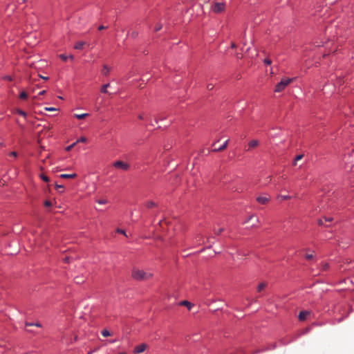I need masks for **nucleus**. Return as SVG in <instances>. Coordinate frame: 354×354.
Returning a JSON list of instances; mask_svg holds the SVG:
<instances>
[{"instance_id": "nucleus-1", "label": "nucleus", "mask_w": 354, "mask_h": 354, "mask_svg": "<svg viewBox=\"0 0 354 354\" xmlns=\"http://www.w3.org/2000/svg\"><path fill=\"white\" fill-rule=\"evenodd\" d=\"M152 277L151 272H145L142 270L134 268L132 270V277L136 280L145 281L150 279Z\"/></svg>"}, {"instance_id": "nucleus-2", "label": "nucleus", "mask_w": 354, "mask_h": 354, "mask_svg": "<svg viewBox=\"0 0 354 354\" xmlns=\"http://www.w3.org/2000/svg\"><path fill=\"white\" fill-rule=\"evenodd\" d=\"M293 78H284L279 82L276 86L274 91L275 92H281L285 89V88L288 86L291 82H293Z\"/></svg>"}, {"instance_id": "nucleus-3", "label": "nucleus", "mask_w": 354, "mask_h": 354, "mask_svg": "<svg viewBox=\"0 0 354 354\" xmlns=\"http://www.w3.org/2000/svg\"><path fill=\"white\" fill-rule=\"evenodd\" d=\"M225 5L223 2H214L212 6V10L215 13H221L224 11Z\"/></svg>"}, {"instance_id": "nucleus-4", "label": "nucleus", "mask_w": 354, "mask_h": 354, "mask_svg": "<svg viewBox=\"0 0 354 354\" xmlns=\"http://www.w3.org/2000/svg\"><path fill=\"white\" fill-rule=\"evenodd\" d=\"M113 166L117 169H121L124 171H127L130 168V165L122 160H118L113 162Z\"/></svg>"}, {"instance_id": "nucleus-5", "label": "nucleus", "mask_w": 354, "mask_h": 354, "mask_svg": "<svg viewBox=\"0 0 354 354\" xmlns=\"http://www.w3.org/2000/svg\"><path fill=\"white\" fill-rule=\"evenodd\" d=\"M270 201V197L268 195L259 196L257 198V201L262 205L267 204Z\"/></svg>"}, {"instance_id": "nucleus-6", "label": "nucleus", "mask_w": 354, "mask_h": 354, "mask_svg": "<svg viewBox=\"0 0 354 354\" xmlns=\"http://www.w3.org/2000/svg\"><path fill=\"white\" fill-rule=\"evenodd\" d=\"M147 347V346L145 344H139L135 347L134 352L138 354L141 353L145 351Z\"/></svg>"}, {"instance_id": "nucleus-7", "label": "nucleus", "mask_w": 354, "mask_h": 354, "mask_svg": "<svg viewBox=\"0 0 354 354\" xmlns=\"http://www.w3.org/2000/svg\"><path fill=\"white\" fill-rule=\"evenodd\" d=\"M228 142H229V140H227L224 142V144L222 145V147H216V143L215 142V143L213 145V146L214 147V148L212 149V151H223V150H224V149L227 147V144H228Z\"/></svg>"}, {"instance_id": "nucleus-8", "label": "nucleus", "mask_w": 354, "mask_h": 354, "mask_svg": "<svg viewBox=\"0 0 354 354\" xmlns=\"http://www.w3.org/2000/svg\"><path fill=\"white\" fill-rule=\"evenodd\" d=\"M310 314V311H301L298 315V318L300 321H304L307 317Z\"/></svg>"}, {"instance_id": "nucleus-9", "label": "nucleus", "mask_w": 354, "mask_h": 354, "mask_svg": "<svg viewBox=\"0 0 354 354\" xmlns=\"http://www.w3.org/2000/svg\"><path fill=\"white\" fill-rule=\"evenodd\" d=\"M60 177L62 178H75L77 177V174L75 173L67 174H63L60 175Z\"/></svg>"}, {"instance_id": "nucleus-10", "label": "nucleus", "mask_w": 354, "mask_h": 354, "mask_svg": "<svg viewBox=\"0 0 354 354\" xmlns=\"http://www.w3.org/2000/svg\"><path fill=\"white\" fill-rule=\"evenodd\" d=\"M259 142L257 140H252L249 143H248V146H249V148L251 149V148H255L257 147L258 145H259Z\"/></svg>"}, {"instance_id": "nucleus-11", "label": "nucleus", "mask_w": 354, "mask_h": 354, "mask_svg": "<svg viewBox=\"0 0 354 354\" xmlns=\"http://www.w3.org/2000/svg\"><path fill=\"white\" fill-rule=\"evenodd\" d=\"M180 306H185L189 310H191V308L193 306V304L192 303H190L189 301H186V300L181 301L180 303Z\"/></svg>"}, {"instance_id": "nucleus-12", "label": "nucleus", "mask_w": 354, "mask_h": 354, "mask_svg": "<svg viewBox=\"0 0 354 354\" xmlns=\"http://www.w3.org/2000/svg\"><path fill=\"white\" fill-rule=\"evenodd\" d=\"M109 72H110V68L108 66L104 65L103 66V68L102 69V73L104 75L107 76L109 74Z\"/></svg>"}, {"instance_id": "nucleus-13", "label": "nucleus", "mask_w": 354, "mask_h": 354, "mask_svg": "<svg viewBox=\"0 0 354 354\" xmlns=\"http://www.w3.org/2000/svg\"><path fill=\"white\" fill-rule=\"evenodd\" d=\"M266 286H267V283H266V282H262V283H259L257 287V291L258 292L262 291L263 290H264L266 288Z\"/></svg>"}, {"instance_id": "nucleus-14", "label": "nucleus", "mask_w": 354, "mask_h": 354, "mask_svg": "<svg viewBox=\"0 0 354 354\" xmlns=\"http://www.w3.org/2000/svg\"><path fill=\"white\" fill-rule=\"evenodd\" d=\"M84 44H85L84 41H78L75 44L74 48L75 49L80 50L83 48Z\"/></svg>"}, {"instance_id": "nucleus-15", "label": "nucleus", "mask_w": 354, "mask_h": 354, "mask_svg": "<svg viewBox=\"0 0 354 354\" xmlns=\"http://www.w3.org/2000/svg\"><path fill=\"white\" fill-rule=\"evenodd\" d=\"M88 115V113H82V114H75L74 116L79 119V120H82L84 118H85L86 117H87Z\"/></svg>"}, {"instance_id": "nucleus-16", "label": "nucleus", "mask_w": 354, "mask_h": 354, "mask_svg": "<svg viewBox=\"0 0 354 354\" xmlns=\"http://www.w3.org/2000/svg\"><path fill=\"white\" fill-rule=\"evenodd\" d=\"M59 57L64 62H66L67 60V59L69 57L70 59L73 60V56L72 55H69L68 57L65 55L64 54H62L59 55Z\"/></svg>"}, {"instance_id": "nucleus-17", "label": "nucleus", "mask_w": 354, "mask_h": 354, "mask_svg": "<svg viewBox=\"0 0 354 354\" xmlns=\"http://www.w3.org/2000/svg\"><path fill=\"white\" fill-rule=\"evenodd\" d=\"M156 206H157L156 203H155L153 201H149V202L146 203V207L147 208H152V207H156Z\"/></svg>"}, {"instance_id": "nucleus-18", "label": "nucleus", "mask_w": 354, "mask_h": 354, "mask_svg": "<svg viewBox=\"0 0 354 354\" xmlns=\"http://www.w3.org/2000/svg\"><path fill=\"white\" fill-rule=\"evenodd\" d=\"M224 231V228L223 227H221V228H218V229H214V234L215 235H219L221 234Z\"/></svg>"}, {"instance_id": "nucleus-19", "label": "nucleus", "mask_w": 354, "mask_h": 354, "mask_svg": "<svg viewBox=\"0 0 354 354\" xmlns=\"http://www.w3.org/2000/svg\"><path fill=\"white\" fill-rule=\"evenodd\" d=\"M109 86V84H106L102 86L101 92L104 93H108L107 88Z\"/></svg>"}, {"instance_id": "nucleus-20", "label": "nucleus", "mask_w": 354, "mask_h": 354, "mask_svg": "<svg viewBox=\"0 0 354 354\" xmlns=\"http://www.w3.org/2000/svg\"><path fill=\"white\" fill-rule=\"evenodd\" d=\"M277 198L281 200H288L291 198V196L288 195H279Z\"/></svg>"}, {"instance_id": "nucleus-21", "label": "nucleus", "mask_w": 354, "mask_h": 354, "mask_svg": "<svg viewBox=\"0 0 354 354\" xmlns=\"http://www.w3.org/2000/svg\"><path fill=\"white\" fill-rule=\"evenodd\" d=\"M16 112H17L18 114L21 115V116L24 117L25 118H26V116H27L26 113L25 111H24L21 110V109H17V110H16Z\"/></svg>"}, {"instance_id": "nucleus-22", "label": "nucleus", "mask_w": 354, "mask_h": 354, "mask_svg": "<svg viewBox=\"0 0 354 354\" xmlns=\"http://www.w3.org/2000/svg\"><path fill=\"white\" fill-rule=\"evenodd\" d=\"M303 157H304V155H303V154H299V155L295 157V161H294V162H293V165H296V162H297V161L301 160V159L303 158Z\"/></svg>"}, {"instance_id": "nucleus-23", "label": "nucleus", "mask_w": 354, "mask_h": 354, "mask_svg": "<svg viewBox=\"0 0 354 354\" xmlns=\"http://www.w3.org/2000/svg\"><path fill=\"white\" fill-rule=\"evenodd\" d=\"M19 97L22 100H26L28 97V94L26 92L23 91L20 93Z\"/></svg>"}, {"instance_id": "nucleus-24", "label": "nucleus", "mask_w": 354, "mask_h": 354, "mask_svg": "<svg viewBox=\"0 0 354 354\" xmlns=\"http://www.w3.org/2000/svg\"><path fill=\"white\" fill-rule=\"evenodd\" d=\"M101 333H102V336H104V337H109V336H111V333H109V331L106 330V329L103 330L101 332Z\"/></svg>"}, {"instance_id": "nucleus-25", "label": "nucleus", "mask_w": 354, "mask_h": 354, "mask_svg": "<svg viewBox=\"0 0 354 354\" xmlns=\"http://www.w3.org/2000/svg\"><path fill=\"white\" fill-rule=\"evenodd\" d=\"M26 326H37V327H41V325L39 322H37V323H35V324H33V323H28V322H26Z\"/></svg>"}, {"instance_id": "nucleus-26", "label": "nucleus", "mask_w": 354, "mask_h": 354, "mask_svg": "<svg viewBox=\"0 0 354 354\" xmlns=\"http://www.w3.org/2000/svg\"><path fill=\"white\" fill-rule=\"evenodd\" d=\"M76 142H73V144H71V145L68 146L66 147V151H71L75 145H76Z\"/></svg>"}, {"instance_id": "nucleus-27", "label": "nucleus", "mask_w": 354, "mask_h": 354, "mask_svg": "<svg viewBox=\"0 0 354 354\" xmlns=\"http://www.w3.org/2000/svg\"><path fill=\"white\" fill-rule=\"evenodd\" d=\"M40 177L45 182H48L50 180L49 178L44 174H41Z\"/></svg>"}, {"instance_id": "nucleus-28", "label": "nucleus", "mask_w": 354, "mask_h": 354, "mask_svg": "<svg viewBox=\"0 0 354 354\" xmlns=\"http://www.w3.org/2000/svg\"><path fill=\"white\" fill-rule=\"evenodd\" d=\"M97 202L99 204L104 205V204H106L108 203V201L106 200V199H99V200L97 201Z\"/></svg>"}, {"instance_id": "nucleus-29", "label": "nucleus", "mask_w": 354, "mask_h": 354, "mask_svg": "<svg viewBox=\"0 0 354 354\" xmlns=\"http://www.w3.org/2000/svg\"><path fill=\"white\" fill-rule=\"evenodd\" d=\"M86 142V138L84 137H81L80 138L77 140V141L75 142H76V144H77L78 142Z\"/></svg>"}, {"instance_id": "nucleus-30", "label": "nucleus", "mask_w": 354, "mask_h": 354, "mask_svg": "<svg viewBox=\"0 0 354 354\" xmlns=\"http://www.w3.org/2000/svg\"><path fill=\"white\" fill-rule=\"evenodd\" d=\"M3 79L5 80H8V81H12V77L10 76V75H5V76H3Z\"/></svg>"}, {"instance_id": "nucleus-31", "label": "nucleus", "mask_w": 354, "mask_h": 354, "mask_svg": "<svg viewBox=\"0 0 354 354\" xmlns=\"http://www.w3.org/2000/svg\"><path fill=\"white\" fill-rule=\"evenodd\" d=\"M313 257L314 255L313 254H307L305 257L307 260H310L313 258Z\"/></svg>"}, {"instance_id": "nucleus-32", "label": "nucleus", "mask_w": 354, "mask_h": 354, "mask_svg": "<svg viewBox=\"0 0 354 354\" xmlns=\"http://www.w3.org/2000/svg\"><path fill=\"white\" fill-rule=\"evenodd\" d=\"M45 110L48 111H57V109H55L54 107H46Z\"/></svg>"}, {"instance_id": "nucleus-33", "label": "nucleus", "mask_w": 354, "mask_h": 354, "mask_svg": "<svg viewBox=\"0 0 354 354\" xmlns=\"http://www.w3.org/2000/svg\"><path fill=\"white\" fill-rule=\"evenodd\" d=\"M328 267H329V266L326 263H324L322 264V270H326L328 268Z\"/></svg>"}, {"instance_id": "nucleus-34", "label": "nucleus", "mask_w": 354, "mask_h": 354, "mask_svg": "<svg viewBox=\"0 0 354 354\" xmlns=\"http://www.w3.org/2000/svg\"><path fill=\"white\" fill-rule=\"evenodd\" d=\"M214 84H208L207 85V88L209 90V91H211L214 88Z\"/></svg>"}, {"instance_id": "nucleus-35", "label": "nucleus", "mask_w": 354, "mask_h": 354, "mask_svg": "<svg viewBox=\"0 0 354 354\" xmlns=\"http://www.w3.org/2000/svg\"><path fill=\"white\" fill-rule=\"evenodd\" d=\"M44 205L46 207H50L52 205V203L50 201H46L44 202Z\"/></svg>"}, {"instance_id": "nucleus-36", "label": "nucleus", "mask_w": 354, "mask_h": 354, "mask_svg": "<svg viewBox=\"0 0 354 354\" xmlns=\"http://www.w3.org/2000/svg\"><path fill=\"white\" fill-rule=\"evenodd\" d=\"M263 62L267 65H270L272 63V61L270 59H265Z\"/></svg>"}, {"instance_id": "nucleus-37", "label": "nucleus", "mask_w": 354, "mask_h": 354, "mask_svg": "<svg viewBox=\"0 0 354 354\" xmlns=\"http://www.w3.org/2000/svg\"><path fill=\"white\" fill-rule=\"evenodd\" d=\"M55 188L57 190H59V189H64V186L61 185L55 184Z\"/></svg>"}, {"instance_id": "nucleus-38", "label": "nucleus", "mask_w": 354, "mask_h": 354, "mask_svg": "<svg viewBox=\"0 0 354 354\" xmlns=\"http://www.w3.org/2000/svg\"><path fill=\"white\" fill-rule=\"evenodd\" d=\"M116 231H117V232H118V233H120V234H124V235L127 236V234H126V233H125L124 230H123L118 229Z\"/></svg>"}, {"instance_id": "nucleus-39", "label": "nucleus", "mask_w": 354, "mask_h": 354, "mask_svg": "<svg viewBox=\"0 0 354 354\" xmlns=\"http://www.w3.org/2000/svg\"><path fill=\"white\" fill-rule=\"evenodd\" d=\"M325 221H327V222H330L333 220V218L332 217H324V218Z\"/></svg>"}, {"instance_id": "nucleus-40", "label": "nucleus", "mask_w": 354, "mask_h": 354, "mask_svg": "<svg viewBox=\"0 0 354 354\" xmlns=\"http://www.w3.org/2000/svg\"><path fill=\"white\" fill-rule=\"evenodd\" d=\"M9 155H10V156L17 157V152H15V151H12V152H10V153H9Z\"/></svg>"}, {"instance_id": "nucleus-41", "label": "nucleus", "mask_w": 354, "mask_h": 354, "mask_svg": "<svg viewBox=\"0 0 354 354\" xmlns=\"http://www.w3.org/2000/svg\"><path fill=\"white\" fill-rule=\"evenodd\" d=\"M161 26L160 25H157L156 27H155V31H159L160 29H161Z\"/></svg>"}, {"instance_id": "nucleus-42", "label": "nucleus", "mask_w": 354, "mask_h": 354, "mask_svg": "<svg viewBox=\"0 0 354 354\" xmlns=\"http://www.w3.org/2000/svg\"><path fill=\"white\" fill-rule=\"evenodd\" d=\"M106 26H102H102H100L98 27V30H104V29H106Z\"/></svg>"}, {"instance_id": "nucleus-43", "label": "nucleus", "mask_w": 354, "mask_h": 354, "mask_svg": "<svg viewBox=\"0 0 354 354\" xmlns=\"http://www.w3.org/2000/svg\"><path fill=\"white\" fill-rule=\"evenodd\" d=\"M137 35H138V32H134V31L131 32V37H137Z\"/></svg>"}, {"instance_id": "nucleus-44", "label": "nucleus", "mask_w": 354, "mask_h": 354, "mask_svg": "<svg viewBox=\"0 0 354 354\" xmlns=\"http://www.w3.org/2000/svg\"><path fill=\"white\" fill-rule=\"evenodd\" d=\"M138 118H139L140 120H144V119H145V115H144V114H140V115H138Z\"/></svg>"}, {"instance_id": "nucleus-45", "label": "nucleus", "mask_w": 354, "mask_h": 354, "mask_svg": "<svg viewBox=\"0 0 354 354\" xmlns=\"http://www.w3.org/2000/svg\"><path fill=\"white\" fill-rule=\"evenodd\" d=\"M254 218V216H250L248 219L245 222H249L250 221L252 220Z\"/></svg>"}, {"instance_id": "nucleus-46", "label": "nucleus", "mask_w": 354, "mask_h": 354, "mask_svg": "<svg viewBox=\"0 0 354 354\" xmlns=\"http://www.w3.org/2000/svg\"><path fill=\"white\" fill-rule=\"evenodd\" d=\"M318 224H319V225H324V222H323V221H322V219H319V220L318 221Z\"/></svg>"}, {"instance_id": "nucleus-47", "label": "nucleus", "mask_w": 354, "mask_h": 354, "mask_svg": "<svg viewBox=\"0 0 354 354\" xmlns=\"http://www.w3.org/2000/svg\"><path fill=\"white\" fill-rule=\"evenodd\" d=\"M259 222V220L257 218H255V223L252 224V226H254L256 225V223H257Z\"/></svg>"}, {"instance_id": "nucleus-48", "label": "nucleus", "mask_w": 354, "mask_h": 354, "mask_svg": "<svg viewBox=\"0 0 354 354\" xmlns=\"http://www.w3.org/2000/svg\"><path fill=\"white\" fill-rule=\"evenodd\" d=\"M45 93H46V91H45V90H44V91H41V92L39 93V95H44V94H45Z\"/></svg>"}, {"instance_id": "nucleus-49", "label": "nucleus", "mask_w": 354, "mask_h": 354, "mask_svg": "<svg viewBox=\"0 0 354 354\" xmlns=\"http://www.w3.org/2000/svg\"><path fill=\"white\" fill-rule=\"evenodd\" d=\"M64 261L68 263L69 261V259L68 257L64 258Z\"/></svg>"}, {"instance_id": "nucleus-50", "label": "nucleus", "mask_w": 354, "mask_h": 354, "mask_svg": "<svg viewBox=\"0 0 354 354\" xmlns=\"http://www.w3.org/2000/svg\"><path fill=\"white\" fill-rule=\"evenodd\" d=\"M40 77L44 79V80H48V77H44V76H41V75H40Z\"/></svg>"}, {"instance_id": "nucleus-51", "label": "nucleus", "mask_w": 354, "mask_h": 354, "mask_svg": "<svg viewBox=\"0 0 354 354\" xmlns=\"http://www.w3.org/2000/svg\"><path fill=\"white\" fill-rule=\"evenodd\" d=\"M76 283H81L80 279H77V278L76 279Z\"/></svg>"}, {"instance_id": "nucleus-52", "label": "nucleus", "mask_w": 354, "mask_h": 354, "mask_svg": "<svg viewBox=\"0 0 354 354\" xmlns=\"http://www.w3.org/2000/svg\"><path fill=\"white\" fill-rule=\"evenodd\" d=\"M235 47H236V44H235L234 43H232V48H235Z\"/></svg>"}, {"instance_id": "nucleus-53", "label": "nucleus", "mask_w": 354, "mask_h": 354, "mask_svg": "<svg viewBox=\"0 0 354 354\" xmlns=\"http://www.w3.org/2000/svg\"><path fill=\"white\" fill-rule=\"evenodd\" d=\"M120 354H126V353H120Z\"/></svg>"}, {"instance_id": "nucleus-54", "label": "nucleus", "mask_w": 354, "mask_h": 354, "mask_svg": "<svg viewBox=\"0 0 354 354\" xmlns=\"http://www.w3.org/2000/svg\"><path fill=\"white\" fill-rule=\"evenodd\" d=\"M2 145V144H1V143H0V145Z\"/></svg>"}]
</instances>
